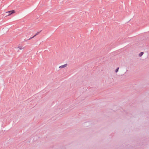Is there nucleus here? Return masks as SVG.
Wrapping results in <instances>:
<instances>
[{
    "label": "nucleus",
    "instance_id": "f257e3e1",
    "mask_svg": "<svg viewBox=\"0 0 149 149\" xmlns=\"http://www.w3.org/2000/svg\"><path fill=\"white\" fill-rule=\"evenodd\" d=\"M15 12L14 10H13L7 12L6 13L8 14V16H9L13 14L14 13H15Z\"/></svg>",
    "mask_w": 149,
    "mask_h": 149
},
{
    "label": "nucleus",
    "instance_id": "f03ea898",
    "mask_svg": "<svg viewBox=\"0 0 149 149\" xmlns=\"http://www.w3.org/2000/svg\"><path fill=\"white\" fill-rule=\"evenodd\" d=\"M25 47L23 46H19L18 47V48L20 50H24L25 49Z\"/></svg>",
    "mask_w": 149,
    "mask_h": 149
},
{
    "label": "nucleus",
    "instance_id": "7ed1b4c3",
    "mask_svg": "<svg viewBox=\"0 0 149 149\" xmlns=\"http://www.w3.org/2000/svg\"><path fill=\"white\" fill-rule=\"evenodd\" d=\"M67 64L61 65L59 67L60 68H62L67 67Z\"/></svg>",
    "mask_w": 149,
    "mask_h": 149
},
{
    "label": "nucleus",
    "instance_id": "20e7f679",
    "mask_svg": "<svg viewBox=\"0 0 149 149\" xmlns=\"http://www.w3.org/2000/svg\"><path fill=\"white\" fill-rule=\"evenodd\" d=\"M143 52H141L139 54V56H141L143 54Z\"/></svg>",
    "mask_w": 149,
    "mask_h": 149
},
{
    "label": "nucleus",
    "instance_id": "39448f33",
    "mask_svg": "<svg viewBox=\"0 0 149 149\" xmlns=\"http://www.w3.org/2000/svg\"><path fill=\"white\" fill-rule=\"evenodd\" d=\"M39 33V32H38V33H37L36 34L34 35L32 37H35Z\"/></svg>",
    "mask_w": 149,
    "mask_h": 149
},
{
    "label": "nucleus",
    "instance_id": "423d86ee",
    "mask_svg": "<svg viewBox=\"0 0 149 149\" xmlns=\"http://www.w3.org/2000/svg\"><path fill=\"white\" fill-rule=\"evenodd\" d=\"M119 69V68H118L117 69H116L115 71L116 72H117L118 70Z\"/></svg>",
    "mask_w": 149,
    "mask_h": 149
},
{
    "label": "nucleus",
    "instance_id": "0eeeda50",
    "mask_svg": "<svg viewBox=\"0 0 149 149\" xmlns=\"http://www.w3.org/2000/svg\"><path fill=\"white\" fill-rule=\"evenodd\" d=\"M27 41V40H25V39L24 40V41Z\"/></svg>",
    "mask_w": 149,
    "mask_h": 149
},
{
    "label": "nucleus",
    "instance_id": "6e6552de",
    "mask_svg": "<svg viewBox=\"0 0 149 149\" xmlns=\"http://www.w3.org/2000/svg\"><path fill=\"white\" fill-rule=\"evenodd\" d=\"M30 39V38H29V39H28V40H29Z\"/></svg>",
    "mask_w": 149,
    "mask_h": 149
}]
</instances>
